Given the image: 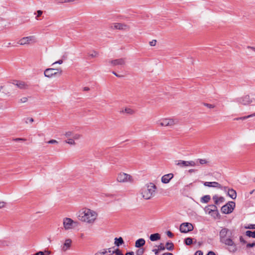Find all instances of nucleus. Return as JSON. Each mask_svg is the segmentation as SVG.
I'll use <instances>...</instances> for the list:
<instances>
[{
    "mask_svg": "<svg viewBox=\"0 0 255 255\" xmlns=\"http://www.w3.org/2000/svg\"><path fill=\"white\" fill-rule=\"evenodd\" d=\"M246 235L249 237H252L253 238H255V231H247L246 232Z\"/></svg>",
    "mask_w": 255,
    "mask_h": 255,
    "instance_id": "29",
    "label": "nucleus"
},
{
    "mask_svg": "<svg viewBox=\"0 0 255 255\" xmlns=\"http://www.w3.org/2000/svg\"><path fill=\"white\" fill-rule=\"evenodd\" d=\"M15 82H16V83H13V84L16 85L19 89H25L27 87V85L25 84V82L23 81H16Z\"/></svg>",
    "mask_w": 255,
    "mask_h": 255,
    "instance_id": "22",
    "label": "nucleus"
},
{
    "mask_svg": "<svg viewBox=\"0 0 255 255\" xmlns=\"http://www.w3.org/2000/svg\"><path fill=\"white\" fill-rule=\"evenodd\" d=\"M235 207V203L233 201H229L221 208L223 213L228 214L232 213Z\"/></svg>",
    "mask_w": 255,
    "mask_h": 255,
    "instance_id": "5",
    "label": "nucleus"
},
{
    "mask_svg": "<svg viewBox=\"0 0 255 255\" xmlns=\"http://www.w3.org/2000/svg\"><path fill=\"white\" fill-rule=\"evenodd\" d=\"M193 229V226L189 223H183L180 226V231L181 233H187L192 231Z\"/></svg>",
    "mask_w": 255,
    "mask_h": 255,
    "instance_id": "7",
    "label": "nucleus"
},
{
    "mask_svg": "<svg viewBox=\"0 0 255 255\" xmlns=\"http://www.w3.org/2000/svg\"><path fill=\"white\" fill-rule=\"evenodd\" d=\"M157 189L156 185L153 183L146 184L141 190L142 197L145 200H148L153 197Z\"/></svg>",
    "mask_w": 255,
    "mask_h": 255,
    "instance_id": "3",
    "label": "nucleus"
},
{
    "mask_svg": "<svg viewBox=\"0 0 255 255\" xmlns=\"http://www.w3.org/2000/svg\"><path fill=\"white\" fill-rule=\"evenodd\" d=\"M150 240L152 241H156L160 239V236L158 233L151 234L150 236Z\"/></svg>",
    "mask_w": 255,
    "mask_h": 255,
    "instance_id": "23",
    "label": "nucleus"
},
{
    "mask_svg": "<svg viewBox=\"0 0 255 255\" xmlns=\"http://www.w3.org/2000/svg\"><path fill=\"white\" fill-rule=\"evenodd\" d=\"M63 63V60H59L58 61H57L53 63V65L55 64H61Z\"/></svg>",
    "mask_w": 255,
    "mask_h": 255,
    "instance_id": "55",
    "label": "nucleus"
},
{
    "mask_svg": "<svg viewBox=\"0 0 255 255\" xmlns=\"http://www.w3.org/2000/svg\"><path fill=\"white\" fill-rule=\"evenodd\" d=\"M35 255H44V254H43V252H42V251H39V252H37V253L35 254Z\"/></svg>",
    "mask_w": 255,
    "mask_h": 255,
    "instance_id": "60",
    "label": "nucleus"
},
{
    "mask_svg": "<svg viewBox=\"0 0 255 255\" xmlns=\"http://www.w3.org/2000/svg\"><path fill=\"white\" fill-rule=\"evenodd\" d=\"M195 162L197 163L196 166L198 165V163H199L200 164L203 165L207 164L209 162L206 159H197Z\"/></svg>",
    "mask_w": 255,
    "mask_h": 255,
    "instance_id": "26",
    "label": "nucleus"
},
{
    "mask_svg": "<svg viewBox=\"0 0 255 255\" xmlns=\"http://www.w3.org/2000/svg\"><path fill=\"white\" fill-rule=\"evenodd\" d=\"M5 205V203L4 202L0 201V209L4 207Z\"/></svg>",
    "mask_w": 255,
    "mask_h": 255,
    "instance_id": "58",
    "label": "nucleus"
},
{
    "mask_svg": "<svg viewBox=\"0 0 255 255\" xmlns=\"http://www.w3.org/2000/svg\"><path fill=\"white\" fill-rule=\"evenodd\" d=\"M144 252L143 248H139L135 252L136 255H142Z\"/></svg>",
    "mask_w": 255,
    "mask_h": 255,
    "instance_id": "32",
    "label": "nucleus"
},
{
    "mask_svg": "<svg viewBox=\"0 0 255 255\" xmlns=\"http://www.w3.org/2000/svg\"><path fill=\"white\" fill-rule=\"evenodd\" d=\"M203 253L201 251H197L195 252V255H203Z\"/></svg>",
    "mask_w": 255,
    "mask_h": 255,
    "instance_id": "53",
    "label": "nucleus"
},
{
    "mask_svg": "<svg viewBox=\"0 0 255 255\" xmlns=\"http://www.w3.org/2000/svg\"><path fill=\"white\" fill-rule=\"evenodd\" d=\"M152 251L154 253L155 255H158L159 252L158 249H153Z\"/></svg>",
    "mask_w": 255,
    "mask_h": 255,
    "instance_id": "56",
    "label": "nucleus"
},
{
    "mask_svg": "<svg viewBox=\"0 0 255 255\" xmlns=\"http://www.w3.org/2000/svg\"><path fill=\"white\" fill-rule=\"evenodd\" d=\"M255 116V114H251V115L247 116H244V117L235 118V119H234V120H236V121H238L240 120H246L249 118L253 117Z\"/></svg>",
    "mask_w": 255,
    "mask_h": 255,
    "instance_id": "28",
    "label": "nucleus"
},
{
    "mask_svg": "<svg viewBox=\"0 0 255 255\" xmlns=\"http://www.w3.org/2000/svg\"><path fill=\"white\" fill-rule=\"evenodd\" d=\"M114 26L115 29L120 30L126 29L128 27L127 25L121 23H115Z\"/></svg>",
    "mask_w": 255,
    "mask_h": 255,
    "instance_id": "21",
    "label": "nucleus"
},
{
    "mask_svg": "<svg viewBox=\"0 0 255 255\" xmlns=\"http://www.w3.org/2000/svg\"><path fill=\"white\" fill-rule=\"evenodd\" d=\"M237 101L244 105H247L252 102V100L249 95H246L243 97L238 98Z\"/></svg>",
    "mask_w": 255,
    "mask_h": 255,
    "instance_id": "13",
    "label": "nucleus"
},
{
    "mask_svg": "<svg viewBox=\"0 0 255 255\" xmlns=\"http://www.w3.org/2000/svg\"><path fill=\"white\" fill-rule=\"evenodd\" d=\"M162 255H173V254L171 253L167 252V253H165L163 254Z\"/></svg>",
    "mask_w": 255,
    "mask_h": 255,
    "instance_id": "63",
    "label": "nucleus"
},
{
    "mask_svg": "<svg viewBox=\"0 0 255 255\" xmlns=\"http://www.w3.org/2000/svg\"><path fill=\"white\" fill-rule=\"evenodd\" d=\"M224 189L225 190L227 189L228 190V195L229 197H230L233 199H235L237 197V193L236 191L233 189H228L227 187H225Z\"/></svg>",
    "mask_w": 255,
    "mask_h": 255,
    "instance_id": "18",
    "label": "nucleus"
},
{
    "mask_svg": "<svg viewBox=\"0 0 255 255\" xmlns=\"http://www.w3.org/2000/svg\"><path fill=\"white\" fill-rule=\"evenodd\" d=\"M211 199V197L209 195H205L201 198V202L202 203H207Z\"/></svg>",
    "mask_w": 255,
    "mask_h": 255,
    "instance_id": "25",
    "label": "nucleus"
},
{
    "mask_svg": "<svg viewBox=\"0 0 255 255\" xmlns=\"http://www.w3.org/2000/svg\"><path fill=\"white\" fill-rule=\"evenodd\" d=\"M27 98L26 97H23L21 99H20V102L21 103H25L27 101Z\"/></svg>",
    "mask_w": 255,
    "mask_h": 255,
    "instance_id": "46",
    "label": "nucleus"
},
{
    "mask_svg": "<svg viewBox=\"0 0 255 255\" xmlns=\"http://www.w3.org/2000/svg\"><path fill=\"white\" fill-rule=\"evenodd\" d=\"M108 62V61H107ZM108 62L113 66H124L126 64V58H122L113 60H109Z\"/></svg>",
    "mask_w": 255,
    "mask_h": 255,
    "instance_id": "12",
    "label": "nucleus"
},
{
    "mask_svg": "<svg viewBox=\"0 0 255 255\" xmlns=\"http://www.w3.org/2000/svg\"><path fill=\"white\" fill-rule=\"evenodd\" d=\"M204 105L210 109L214 108L215 107V106L214 105L207 103H204Z\"/></svg>",
    "mask_w": 255,
    "mask_h": 255,
    "instance_id": "42",
    "label": "nucleus"
},
{
    "mask_svg": "<svg viewBox=\"0 0 255 255\" xmlns=\"http://www.w3.org/2000/svg\"><path fill=\"white\" fill-rule=\"evenodd\" d=\"M203 184L205 186L216 187L219 189H222V186L217 182H204Z\"/></svg>",
    "mask_w": 255,
    "mask_h": 255,
    "instance_id": "14",
    "label": "nucleus"
},
{
    "mask_svg": "<svg viewBox=\"0 0 255 255\" xmlns=\"http://www.w3.org/2000/svg\"><path fill=\"white\" fill-rule=\"evenodd\" d=\"M98 55V53L96 51H93L92 53L89 54V56L92 57H96Z\"/></svg>",
    "mask_w": 255,
    "mask_h": 255,
    "instance_id": "45",
    "label": "nucleus"
},
{
    "mask_svg": "<svg viewBox=\"0 0 255 255\" xmlns=\"http://www.w3.org/2000/svg\"><path fill=\"white\" fill-rule=\"evenodd\" d=\"M156 43V40H152L151 41L149 42V44L150 46H155Z\"/></svg>",
    "mask_w": 255,
    "mask_h": 255,
    "instance_id": "48",
    "label": "nucleus"
},
{
    "mask_svg": "<svg viewBox=\"0 0 255 255\" xmlns=\"http://www.w3.org/2000/svg\"><path fill=\"white\" fill-rule=\"evenodd\" d=\"M112 73H113V74H114L117 77L121 78V77H123V75H119L116 72H115V71H113Z\"/></svg>",
    "mask_w": 255,
    "mask_h": 255,
    "instance_id": "57",
    "label": "nucleus"
},
{
    "mask_svg": "<svg viewBox=\"0 0 255 255\" xmlns=\"http://www.w3.org/2000/svg\"><path fill=\"white\" fill-rule=\"evenodd\" d=\"M73 132L71 131H67L65 133V135L66 137L72 138Z\"/></svg>",
    "mask_w": 255,
    "mask_h": 255,
    "instance_id": "38",
    "label": "nucleus"
},
{
    "mask_svg": "<svg viewBox=\"0 0 255 255\" xmlns=\"http://www.w3.org/2000/svg\"><path fill=\"white\" fill-rule=\"evenodd\" d=\"M157 248H158L157 249L159 250V251H164L165 249V247L164 246L163 244L162 243H160V244L157 246Z\"/></svg>",
    "mask_w": 255,
    "mask_h": 255,
    "instance_id": "37",
    "label": "nucleus"
},
{
    "mask_svg": "<svg viewBox=\"0 0 255 255\" xmlns=\"http://www.w3.org/2000/svg\"><path fill=\"white\" fill-rule=\"evenodd\" d=\"M246 228L250 229H255V224H250L248 226V227H246Z\"/></svg>",
    "mask_w": 255,
    "mask_h": 255,
    "instance_id": "49",
    "label": "nucleus"
},
{
    "mask_svg": "<svg viewBox=\"0 0 255 255\" xmlns=\"http://www.w3.org/2000/svg\"><path fill=\"white\" fill-rule=\"evenodd\" d=\"M167 235L171 238L173 237V234L169 231L167 232Z\"/></svg>",
    "mask_w": 255,
    "mask_h": 255,
    "instance_id": "51",
    "label": "nucleus"
},
{
    "mask_svg": "<svg viewBox=\"0 0 255 255\" xmlns=\"http://www.w3.org/2000/svg\"><path fill=\"white\" fill-rule=\"evenodd\" d=\"M120 114L126 113L127 114H128V115H132L135 113V111L133 109H132L130 108L126 107L124 109V108L122 109L120 111Z\"/></svg>",
    "mask_w": 255,
    "mask_h": 255,
    "instance_id": "19",
    "label": "nucleus"
},
{
    "mask_svg": "<svg viewBox=\"0 0 255 255\" xmlns=\"http://www.w3.org/2000/svg\"><path fill=\"white\" fill-rule=\"evenodd\" d=\"M230 234L232 235V232L229 229L223 228L219 232L220 241L227 246L231 247L229 251L230 252L235 253L237 251L236 245L231 238V236H229V238H227Z\"/></svg>",
    "mask_w": 255,
    "mask_h": 255,
    "instance_id": "1",
    "label": "nucleus"
},
{
    "mask_svg": "<svg viewBox=\"0 0 255 255\" xmlns=\"http://www.w3.org/2000/svg\"><path fill=\"white\" fill-rule=\"evenodd\" d=\"M35 38L34 36H30L27 37H24L22 38L21 39H20L18 42V44L20 45H24L26 44H29L30 42H35Z\"/></svg>",
    "mask_w": 255,
    "mask_h": 255,
    "instance_id": "9",
    "label": "nucleus"
},
{
    "mask_svg": "<svg viewBox=\"0 0 255 255\" xmlns=\"http://www.w3.org/2000/svg\"><path fill=\"white\" fill-rule=\"evenodd\" d=\"M37 16L35 17V18L38 20V17L39 16H40L42 13H43V11L41 10H38L37 11Z\"/></svg>",
    "mask_w": 255,
    "mask_h": 255,
    "instance_id": "41",
    "label": "nucleus"
},
{
    "mask_svg": "<svg viewBox=\"0 0 255 255\" xmlns=\"http://www.w3.org/2000/svg\"><path fill=\"white\" fill-rule=\"evenodd\" d=\"M240 241L241 243H242L243 244L246 243V241L244 240V239L243 238V237L242 236L240 237Z\"/></svg>",
    "mask_w": 255,
    "mask_h": 255,
    "instance_id": "54",
    "label": "nucleus"
},
{
    "mask_svg": "<svg viewBox=\"0 0 255 255\" xmlns=\"http://www.w3.org/2000/svg\"><path fill=\"white\" fill-rule=\"evenodd\" d=\"M113 254H115L116 255H124L122 253L121 251L119 249H117L116 251H113Z\"/></svg>",
    "mask_w": 255,
    "mask_h": 255,
    "instance_id": "36",
    "label": "nucleus"
},
{
    "mask_svg": "<svg viewBox=\"0 0 255 255\" xmlns=\"http://www.w3.org/2000/svg\"><path fill=\"white\" fill-rule=\"evenodd\" d=\"M75 222L69 218H65L63 219V226L65 230L71 229L73 228V224Z\"/></svg>",
    "mask_w": 255,
    "mask_h": 255,
    "instance_id": "11",
    "label": "nucleus"
},
{
    "mask_svg": "<svg viewBox=\"0 0 255 255\" xmlns=\"http://www.w3.org/2000/svg\"><path fill=\"white\" fill-rule=\"evenodd\" d=\"M205 211L206 213H208L209 215H211L212 212H213L212 209L209 208V206H207L205 208Z\"/></svg>",
    "mask_w": 255,
    "mask_h": 255,
    "instance_id": "34",
    "label": "nucleus"
},
{
    "mask_svg": "<svg viewBox=\"0 0 255 255\" xmlns=\"http://www.w3.org/2000/svg\"><path fill=\"white\" fill-rule=\"evenodd\" d=\"M124 243V241L122 237H119V238H116L115 239V245L116 246L119 247Z\"/></svg>",
    "mask_w": 255,
    "mask_h": 255,
    "instance_id": "24",
    "label": "nucleus"
},
{
    "mask_svg": "<svg viewBox=\"0 0 255 255\" xmlns=\"http://www.w3.org/2000/svg\"><path fill=\"white\" fill-rule=\"evenodd\" d=\"M255 247V243H249L247 245V248H252Z\"/></svg>",
    "mask_w": 255,
    "mask_h": 255,
    "instance_id": "47",
    "label": "nucleus"
},
{
    "mask_svg": "<svg viewBox=\"0 0 255 255\" xmlns=\"http://www.w3.org/2000/svg\"><path fill=\"white\" fill-rule=\"evenodd\" d=\"M107 252L106 250L102 252H97L94 255H105L107 254Z\"/></svg>",
    "mask_w": 255,
    "mask_h": 255,
    "instance_id": "39",
    "label": "nucleus"
},
{
    "mask_svg": "<svg viewBox=\"0 0 255 255\" xmlns=\"http://www.w3.org/2000/svg\"><path fill=\"white\" fill-rule=\"evenodd\" d=\"M62 73L61 69L47 68L44 71V75L47 78H51L56 75L60 76Z\"/></svg>",
    "mask_w": 255,
    "mask_h": 255,
    "instance_id": "4",
    "label": "nucleus"
},
{
    "mask_svg": "<svg viewBox=\"0 0 255 255\" xmlns=\"http://www.w3.org/2000/svg\"><path fill=\"white\" fill-rule=\"evenodd\" d=\"M176 165H178L181 167H187V166H195L197 163H195V161H184V160H178V162L176 163Z\"/></svg>",
    "mask_w": 255,
    "mask_h": 255,
    "instance_id": "8",
    "label": "nucleus"
},
{
    "mask_svg": "<svg viewBox=\"0 0 255 255\" xmlns=\"http://www.w3.org/2000/svg\"><path fill=\"white\" fill-rule=\"evenodd\" d=\"M145 244L144 239L140 238L136 241L135 243V247L137 248H140Z\"/></svg>",
    "mask_w": 255,
    "mask_h": 255,
    "instance_id": "20",
    "label": "nucleus"
},
{
    "mask_svg": "<svg viewBox=\"0 0 255 255\" xmlns=\"http://www.w3.org/2000/svg\"><path fill=\"white\" fill-rule=\"evenodd\" d=\"M213 200L215 205H219L225 201V198L223 197H219L217 195L213 196Z\"/></svg>",
    "mask_w": 255,
    "mask_h": 255,
    "instance_id": "17",
    "label": "nucleus"
},
{
    "mask_svg": "<svg viewBox=\"0 0 255 255\" xmlns=\"http://www.w3.org/2000/svg\"><path fill=\"white\" fill-rule=\"evenodd\" d=\"M131 176L126 173L121 172L117 176V181L120 182H127L130 180Z\"/></svg>",
    "mask_w": 255,
    "mask_h": 255,
    "instance_id": "10",
    "label": "nucleus"
},
{
    "mask_svg": "<svg viewBox=\"0 0 255 255\" xmlns=\"http://www.w3.org/2000/svg\"><path fill=\"white\" fill-rule=\"evenodd\" d=\"M174 177V175L172 173H168L163 175L161 177V182L163 183L167 184L169 182L170 180Z\"/></svg>",
    "mask_w": 255,
    "mask_h": 255,
    "instance_id": "15",
    "label": "nucleus"
},
{
    "mask_svg": "<svg viewBox=\"0 0 255 255\" xmlns=\"http://www.w3.org/2000/svg\"><path fill=\"white\" fill-rule=\"evenodd\" d=\"M212 217H213L214 218H220V215L216 214L215 212H212L211 214L210 215Z\"/></svg>",
    "mask_w": 255,
    "mask_h": 255,
    "instance_id": "43",
    "label": "nucleus"
},
{
    "mask_svg": "<svg viewBox=\"0 0 255 255\" xmlns=\"http://www.w3.org/2000/svg\"><path fill=\"white\" fill-rule=\"evenodd\" d=\"M192 243V239L189 237L186 238L184 240V243L188 246L191 245Z\"/></svg>",
    "mask_w": 255,
    "mask_h": 255,
    "instance_id": "31",
    "label": "nucleus"
},
{
    "mask_svg": "<svg viewBox=\"0 0 255 255\" xmlns=\"http://www.w3.org/2000/svg\"><path fill=\"white\" fill-rule=\"evenodd\" d=\"M33 121V119L32 118H27L25 119V123L26 124H27L28 122L32 123Z\"/></svg>",
    "mask_w": 255,
    "mask_h": 255,
    "instance_id": "44",
    "label": "nucleus"
},
{
    "mask_svg": "<svg viewBox=\"0 0 255 255\" xmlns=\"http://www.w3.org/2000/svg\"><path fill=\"white\" fill-rule=\"evenodd\" d=\"M247 48L248 49H252V50H253L255 52V47H252V46H248L247 47Z\"/></svg>",
    "mask_w": 255,
    "mask_h": 255,
    "instance_id": "62",
    "label": "nucleus"
},
{
    "mask_svg": "<svg viewBox=\"0 0 255 255\" xmlns=\"http://www.w3.org/2000/svg\"><path fill=\"white\" fill-rule=\"evenodd\" d=\"M72 244V240L70 239H66L65 243L62 246V251L63 252H66L69 250L71 248Z\"/></svg>",
    "mask_w": 255,
    "mask_h": 255,
    "instance_id": "16",
    "label": "nucleus"
},
{
    "mask_svg": "<svg viewBox=\"0 0 255 255\" xmlns=\"http://www.w3.org/2000/svg\"><path fill=\"white\" fill-rule=\"evenodd\" d=\"M26 139L25 138H13L12 139V140L13 141H25Z\"/></svg>",
    "mask_w": 255,
    "mask_h": 255,
    "instance_id": "40",
    "label": "nucleus"
},
{
    "mask_svg": "<svg viewBox=\"0 0 255 255\" xmlns=\"http://www.w3.org/2000/svg\"><path fill=\"white\" fill-rule=\"evenodd\" d=\"M66 143H68L70 145H75V142L73 138H68L67 140L65 141Z\"/></svg>",
    "mask_w": 255,
    "mask_h": 255,
    "instance_id": "33",
    "label": "nucleus"
},
{
    "mask_svg": "<svg viewBox=\"0 0 255 255\" xmlns=\"http://www.w3.org/2000/svg\"><path fill=\"white\" fill-rule=\"evenodd\" d=\"M207 255H216L215 253L213 251H209Z\"/></svg>",
    "mask_w": 255,
    "mask_h": 255,
    "instance_id": "59",
    "label": "nucleus"
},
{
    "mask_svg": "<svg viewBox=\"0 0 255 255\" xmlns=\"http://www.w3.org/2000/svg\"><path fill=\"white\" fill-rule=\"evenodd\" d=\"M195 171V169H189V171H188V172L189 173H192V172H194Z\"/></svg>",
    "mask_w": 255,
    "mask_h": 255,
    "instance_id": "64",
    "label": "nucleus"
},
{
    "mask_svg": "<svg viewBox=\"0 0 255 255\" xmlns=\"http://www.w3.org/2000/svg\"><path fill=\"white\" fill-rule=\"evenodd\" d=\"M208 206H209V208H210L211 209H212L213 212H215L216 214H219V212H218V210L217 209V207L216 206V205L212 204V205H208Z\"/></svg>",
    "mask_w": 255,
    "mask_h": 255,
    "instance_id": "30",
    "label": "nucleus"
},
{
    "mask_svg": "<svg viewBox=\"0 0 255 255\" xmlns=\"http://www.w3.org/2000/svg\"><path fill=\"white\" fill-rule=\"evenodd\" d=\"M165 248L167 250L172 251L174 249V244L172 242H167Z\"/></svg>",
    "mask_w": 255,
    "mask_h": 255,
    "instance_id": "27",
    "label": "nucleus"
},
{
    "mask_svg": "<svg viewBox=\"0 0 255 255\" xmlns=\"http://www.w3.org/2000/svg\"><path fill=\"white\" fill-rule=\"evenodd\" d=\"M178 123V120L173 119H164L160 123L161 126L172 127Z\"/></svg>",
    "mask_w": 255,
    "mask_h": 255,
    "instance_id": "6",
    "label": "nucleus"
},
{
    "mask_svg": "<svg viewBox=\"0 0 255 255\" xmlns=\"http://www.w3.org/2000/svg\"><path fill=\"white\" fill-rule=\"evenodd\" d=\"M97 217V213L89 209H84L80 212L79 220L88 223H93Z\"/></svg>",
    "mask_w": 255,
    "mask_h": 255,
    "instance_id": "2",
    "label": "nucleus"
},
{
    "mask_svg": "<svg viewBox=\"0 0 255 255\" xmlns=\"http://www.w3.org/2000/svg\"><path fill=\"white\" fill-rule=\"evenodd\" d=\"M48 143L50 144L57 143L58 141L55 139H51L48 141Z\"/></svg>",
    "mask_w": 255,
    "mask_h": 255,
    "instance_id": "50",
    "label": "nucleus"
},
{
    "mask_svg": "<svg viewBox=\"0 0 255 255\" xmlns=\"http://www.w3.org/2000/svg\"><path fill=\"white\" fill-rule=\"evenodd\" d=\"M80 137H81V135L79 134L73 133V134L72 135V138H73L74 140L75 139L77 140V139H79L80 138Z\"/></svg>",
    "mask_w": 255,
    "mask_h": 255,
    "instance_id": "35",
    "label": "nucleus"
},
{
    "mask_svg": "<svg viewBox=\"0 0 255 255\" xmlns=\"http://www.w3.org/2000/svg\"><path fill=\"white\" fill-rule=\"evenodd\" d=\"M43 252L44 255H49L51 254V252L48 250H45Z\"/></svg>",
    "mask_w": 255,
    "mask_h": 255,
    "instance_id": "52",
    "label": "nucleus"
},
{
    "mask_svg": "<svg viewBox=\"0 0 255 255\" xmlns=\"http://www.w3.org/2000/svg\"><path fill=\"white\" fill-rule=\"evenodd\" d=\"M125 255H134V252L132 251L127 252Z\"/></svg>",
    "mask_w": 255,
    "mask_h": 255,
    "instance_id": "61",
    "label": "nucleus"
}]
</instances>
